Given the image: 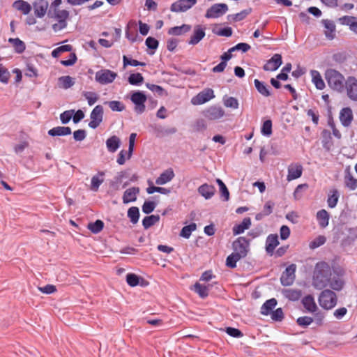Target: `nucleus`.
Listing matches in <instances>:
<instances>
[{
	"instance_id": "nucleus-27",
	"label": "nucleus",
	"mask_w": 357,
	"mask_h": 357,
	"mask_svg": "<svg viewBox=\"0 0 357 357\" xmlns=\"http://www.w3.org/2000/svg\"><path fill=\"white\" fill-rule=\"evenodd\" d=\"M312 81L314 84L316 88L322 90L325 88V83L319 71L316 70H310Z\"/></svg>"
},
{
	"instance_id": "nucleus-47",
	"label": "nucleus",
	"mask_w": 357,
	"mask_h": 357,
	"mask_svg": "<svg viewBox=\"0 0 357 357\" xmlns=\"http://www.w3.org/2000/svg\"><path fill=\"white\" fill-rule=\"evenodd\" d=\"M82 95L87 100L90 106L94 105L99 98L96 93L91 91H84Z\"/></svg>"
},
{
	"instance_id": "nucleus-25",
	"label": "nucleus",
	"mask_w": 357,
	"mask_h": 357,
	"mask_svg": "<svg viewBox=\"0 0 357 357\" xmlns=\"http://www.w3.org/2000/svg\"><path fill=\"white\" fill-rule=\"evenodd\" d=\"M302 303L305 310L309 312L313 313L317 309L314 299L311 295L305 296L302 300Z\"/></svg>"
},
{
	"instance_id": "nucleus-26",
	"label": "nucleus",
	"mask_w": 357,
	"mask_h": 357,
	"mask_svg": "<svg viewBox=\"0 0 357 357\" xmlns=\"http://www.w3.org/2000/svg\"><path fill=\"white\" fill-rule=\"evenodd\" d=\"M174 176V171L172 169H168L162 172L158 178L155 180L157 185H163L170 181Z\"/></svg>"
},
{
	"instance_id": "nucleus-8",
	"label": "nucleus",
	"mask_w": 357,
	"mask_h": 357,
	"mask_svg": "<svg viewBox=\"0 0 357 357\" xmlns=\"http://www.w3.org/2000/svg\"><path fill=\"white\" fill-rule=\"evenodd\" d=\"M228 10L226 3H215L211 6L205 14L206 18H218L222 16Z\"/></svg>"
},
{
	"instance_id": "nucleus-36",
	"label": "nucleus",
	"mask_w": 357,
	"mask_h": 357,
	"mask_svg": "<svg viewBox=\"0 0 357 357\" xmlns=\"http://www.w3.org/2000/svg\"><path fill=\"white\" fill-rule=\"evenodd\" d=\"M191 29V26L188 24H183L179 26L172 27L168 30V34L173 36H180L182 33L188 32Z\"/></svg>"
},
{
	"instance_id": "nucleus-18",
	"label": "nucleus",
	"mask_w": 357,
	"mask_h": 357,
	"mask_svg": "<svg viewBox=\"0 0 357 357\" xmlns=\"http://www.w3.org/2000/svg\"><path fill=\"white\" fill-rule=\"evenodd\" d=\"M278 236L277 234H270L266 238V252L272 256L274 252V250L278 245Z\"/></svg>"
},
{
	"instance_id": "nucleus-62",
	"label": "nucleus",
	"mask_w": 357,
	"mask_h": 357,
	"mask_svg": "<svg viewBox=\"0 0 357 357\" xmlns=\"http://www.w3.org/2000/svg\"><path fill=\"white\" fill-rule=\"evenodd\" d=\"M145 44L149 49L155 50L158 48L159 43L155 38L149 36L146 39Z\"/></svg>"
},
{
	"instance_id": "nucleus-46",
	"label": "nucleus",
	"mask_w": 357,
	"mask_h": 357,
	"mask_svg": "<svg viewBox=\"0 0 357 357\" xmlns=\"http://www.w3.org/2000/svg\"><path fill=\"white\" fill-rule=\"evenodd\" d=\"M326 241V238L323 235H319L310 243L309 247L310 249L314 250L324 245Z\"/></svg>"
},
{
	"instance_id": "nucleus-53",
	"label": "nucleus",
	"mask_w": 357,
	"mask_h": 357,
	"mask_svg": "<svg viewBox=\"0 0 357 357\" xmlns=\"http://www.w3.org/2000/svg\"><path fill=\"white\" fill-rule=\"evenodd\" d=\"M177 129L174 127L167 128H157V137H163L165 135H169L176 133Z\"/></svg>"
},
{
	"instance_id": "nucleus-11",
	"label": "nucleus",
	"mask_w": 357,
	"mask_h": 357,
	"mask_svg": "<svg viewBox=\"0 0 357 357\" xmlns=\"http://www.w3.org/2000/svg\"><path fill=\"white\" fill-rule=\"evenodd\" d=\"M348 97L354 101L357 100V79L354 77H349L345 82Z\"/></svg>"
},
{
	"instance_id": "nucleus-9",
	"label": "nucleus",
	"mask_w": 357,
	"mask_h": 357,
	"mask_svg": "<svg viewBox=\"0 0 357 357\" xmlns=\"http://www.w3.org/2000/svg\"><path fill=\"white\" fill-rule=\"evenodd\" d=\"M249 247V242L245 237H238L233 243V248L235 253L242 257L247 255Z\"/></svg>"
},
{
	"instance_id": "nucleus-4",
	"label": "nucleus",
	"mask_w": 357,
	"mask_h": 357,
	"mask_svg": "<svg viewBox=\"0 0 357 357\" xmlns=\"http://www.w3.org/2000/svg\"><path fill=\"white\" fill-rule=\"evenodd\" d=\"M131 101L135 104V112L137 114H142L145 111L146 95L140 91H135L131 95Z\"/></svg>"
},
{
	"instance_id": "nucleus-31",
	"label": "nucleus",
	"mask_w": 357,
	"mask_h": 357,
	"mask_svg": "<svg viewBox=\"0 0 357 357\" xmlns=\"http://www.w3.org/2000/svg\"><path fill=\"white\" fill-rule=\"evenodd\" d=\"M317 220L321 228H325L329 222V214L324 210H320L317 213Z\"/></svg>"
},
{
	"instance_id": "nucleus-32",
	"label": "nucleus",
	"mask_w": 357,
	"mask_h": 357,
	"mask_svg": "<svg viewBox=\"0 0 357 357\" xmlns=\"http://www.w3.org/2000/svg\"><path fill=\"white\" fill-rule=\"evenodd\" d=\"M255 86L257 91L265 97H268L271 96L270 87L266 85L264 82L259 81L257 79H255L254 81Z\"/></svg>"
},
{
	"instance_id": "nucleus-10",
	"label": "nucleus",
	"mask_w": 357,
	"mask_h": 357,
	"mask_svg": "<svg viewBox=\"0 0 357 357\" xmlns=\"http://www.w3.org/2000/svg\"><path fill=\"white\" fill-rule=\"evenodd\" d=\"M197 3V0H178L174 2L170 10L174 13L185 12Z\"/></svg>"
},
{
	"instance_id": "nucleus-44",
	"label": "nucleus",
	"mask_w": 357,
	"mask_h": 357,
	"mask_svg": "<svg viewBox=\"0 0 357 357\" xmlns=\"http://www.w3.org/2000/svg\"><path fill=\"white\" fill-rule=\"evenodd\" d=\"M104 223L100 220H97L94 222H91L88 225V229L93 234H98L103 229Z\"/></svg>"
},
{
	"instance_id": "nucleus-59",
	"label": "nucleus",
	"mask_w": 357,
	"mask_h": 357,
	"mask_svg": "<svg viewBox=\"0 0 357 357\" xmlns=\"http://www.w3.org/2000/svg\"><path fill=\"white\" fill-rule=\"evenodd\" d=\"M126 282L130 287H135L139 284V278L133 273H128L126 275Z\"/></svg>"
},
{
	"instance_id": "nucleus-58",
	"label": "nucleus",
	"mask_w": 357,
	"mask_h": 357,
	"mask_svg": "<svg viewBox=\"0 0 357 357\" xmlns=\"http://www.w3.org/2000/svg\"><path fill=\"white\" fill-rule=\"evenodd\" d=\"M251 8L243 10L241 12L232 15V19L236 22L241 21L244 20L251 13Z\"/></svg>"
},
{
	"instance_id": "nucleus-42",
	"label": "nucleus",
	"mask_w": 357,
	"mask_h": 357,
	"mask_svg": "<svg viewBox=\"0 0 357 357\" xmlns=\"http://www.w3.org/2000/svg\"><path fill=\"white\" fill-rule=\"evenodd\" d=\"M241 258H243V257H241L240 255H237L236 253L233 252L232 254H231L230 255H229L227 257V259H226L227 266H228L231 268H235L236 266V262L238 261H239Z\"/></svg>"
},
{
	"instance_id": "nucleus-28",
	"label": "nucleus",
	"mask_w": 357,
	"mask_h": 357,
	"mask_svg": "<svg viewBox=\"0 0 357 357\" xmlns=\"http://www.w3.org/2000/svg\"><path fill=\"white\" fill-rule=\"evenodd\" d=\"M283 296L290 301H298L302 296V291L299 289H286L282 290Z\"/></svg>"
},
{
	"instance_id": "nucleus-20",
	"label": "nucleus",
	"mask_w": 357,
	"mask_h": 357,
	"mask_svg": "<svg viewBox=\"0 0 357 357\" xmlns=\"http://www.w3.org/2000/svg\"><path fill=\"white\" fill-rule=\"evenodd\" d=\"M321 22L326 29L324 32L326 37L329 40H333L335 36V24L334 22L330 20H322Z\"/></svg>"
},
{
	"instance_id": "nucleus-54",
	"label": "nucleus",
	"mask_w": 357,
	"mask_h": 357,
	"mask_svg": "<svg viewBox=\"0 0 357 357\" xmlns=\"http://www.w3.org/2000/svg\"><path fill=\"white\" fill-rule=\"evenodd\" d=\"M224 105L225 107L232 109H237L239 105L238 100L234 97L224 98Z\"/></svg>"
},
{
	"instance_id": "nucleus-57",
	"label": "nucleus",
	"mask_w": 357,
	"mask_h": 357,
	"mask_svg": "<svg viewBox=\"0 0 357 357\" xmlns=\"http://www.w3.org/2000/svg\"><path fill=\"white\" fill-rule=\"evenodd\" d=\"M73 114H74V110H73V109L67 110V111H65L63 113H61L60 114V119H61V123L63 124L68 123L70 121Z\"/></svg>"
},
{
	"instance_id": "nucleus-30",
	"label": "nucleus",
	"mask_w": 357,
	"mask_h": 357,
	"mask_svg": "<svg viewBox=\"0 0 357 357\" xmlns=\"http://www.w3.org/2000/svg\"><path fill=\"white\" fill-rule=\"evenodd\" d=\"M121 144V140L120 139L116 136H112L111 137L108 138L106 141V146L109 152L114 153L115 152Z\"/></svg>"
},
{
	"instance_id": "nucleus-39",
	"label": "nucleus",
	"mask_w": 357,
	"mask_h": 357,
	"mask_svg": "<svg viewBox=\"0 0 357 357\" xmlns=\"http://www.w3.org/2000/svg\"><path fill=\"white\" fill-rule=\"evenodd\" d=\"M216 182L219 186V192L220 197L225 200L228 201L229 199V192L225 183L220 178L216 179Z\"/></svg>"
},
{
	"instance_id": "nucleus-6",
	"label": "nucleus",
	"mask_w": 357,
	"mask_h": 357,
	"mask_svg": "<svg viewBox=\"0 0 357 357\" xmlns=\"http://www.w3.org/2000/svg\"><path fill=\"white\" fill-rule=\"evenodd\" d=\"M104 110L102 105H96L90 114L91 121L89 123V126L93 129L98 128L103 119Z\"/></svg>"
},
{
	"instance_id": "nucleus-35",
	"label": "nucleus",
	"mask_w": 357,
	"mask_h": 357,
	"mask_svg": "<svg viewBox=\"0 0 357 357\" xmlns=\"http://www.w3.org/2000/svg\"><path fill=\"white\" fill-rule=\"evenodd\" d=\"M75 84L73 79L69 76H61L58 79V86L59 88L68 89L73 86Z\"/></svg>"
},
{
	"instance_id": "nucleus-21",
	"label": "nucleus",
	"mask_w": 357,
	"mask_h": 357,
	"mask_svg": "<svg viewBox=\"0 0 357 357\" xmlns=\"http://www.w3.org/2000/svg\"><path fill=\"white\" fill-rule=\"evenodd\" d=\"M34 13L38 17H43L47 11L48 1H35L33 3Z\"/></svg>"
},
{
	"instance_id": "nucleus-51",
	"label": "nucleus",
	"mask_w": 357,
	"mask_h": 357,
	"mask_svg": "<svg viewBox=\"0 0 357 357\" xmlns=\"http://www.w3.org/2000/svg\"><path fill=\"white\" fill-rule=\"evenodd\" d=\"M105 104H107L112 111L121 112L125 109L124 105L117 100L105 102Z\"/></svg>"
},
{
	"instance_id": "nucleus-2",
	"label": "nucleus",
	"mask_w": 357,
	"mask_h": 357,
	"mask_svg": "<svg viewBox=\"0 0 357 357\" xmlns=\"http://www.w3.org/2000/svg\"><path fill=\"white\" fill-rule=\"evenodd\" d=\"M325 78L331 89L337 92H342L344 88V77L337 70L329 68L325 72Z\"/></svg>"
},
{
	"instance_id": "nucleus-13",
	"label": "nucleus",
	"mask_w": 357,
	"mask_h": 357,
	"mask_svg": "<svg viewBox=\"0 0 357 357\" xmlns=\"http://www.w3.org/2000/svg\"><path fill=\"white\" fill-rule=\"evenodd\" d=\"M50 18H55L59 22L63 24V26H67V20L69 17V12L66 10L50 9L47 12Z\"/></svg>"
},
{
	"instance_id": "nucleus-16",
	"label": "nucleus",
	"mask_w": 357,
	"mask_h": 357,
	"mask_svg": "<svg viewBox=\"0 0 357 357\" xmlns=\"http://www.w3.org/2000/svg\"><path fill=\"white\" fill-rule=\"evenodd\" d=\"M353 112L350 107H344L340 112V121L343 126L349 127L353 121Z\"/></svg>"
},
{
	"instance_id": "nucleus-49",
	"label": "nucleus",
	"mask_w": 357,
	"mask_h": 357,
	"mask_svg": "<svg viewBox=\"0 0 357 357\" xmlns=\"http://www.w3.org/2000/svg\"><path fill=\"white\" fill-rule=\"evenodd\" d=\"M195 291L201 298H206L208 295V289L206 286H204L199 283H196L194 286Z\"/></svg>"
},
{
	"instance_id": "nucleus-50",
	"label": "nucleus",
	"mask_w": 357,
	"mask_h": 357,
	"mask_svg": "<svg viewBox=\"0 0 357 357\" xmlns=\"http://www.w3.org/2000/svg\"><path fill=\"white\" fill-rule=\"evenodd\" d=\"M10 75L8 69L3 66V64H0V82L3 84H8Z\"/></svg>"
},
{
	"instance_id": "nucleus-56",
	"label": "nucleus",
	"mask_w": 357,
	"mask_h": 357,
	"mask_svg": "<svg viewBox=\"0 0 357 357\" xmlns=\"http://www.w3.org/2000/svg\"><path fill=\"white\" fill-rule=\"evenodd\" d=\"M123 66H126L128 65L132 66H146V63L144 62L138 61L135 59H128L126 56H123Z\"/></svg>"
},
{
	"instance_id": "nucleus-14",
	"label": "nucleus",
	"mask_w": 357,
	"mask_h": 357,
	"mask_svg": "<svg viewBox=\"0 0 357 357\" xmlns=\"http://www.w3.org/2000/svg\"><path fill=\"white\" fill-rule=\"evenodd\" d=\"M203 114L209 120H218L225 115V111L221 107L213 105L204 110Z\"/></svg>"
},
{
	"instance_id": "nucleus-7",
	"label": "nucleus",
	"mask_w": 357,
	"mask_h": 357,
	"mask_svg": "<svg viewBox=\"0 0 357 357\" xmlns=\"http://www.w3.org/2000/svg\"><path fill=\"white\" fill-rule=\"evenodd\" d=\"M214 97L215 95L213 90L210 88H207L194 96L191 100V102L194 105H199L209 101Z\"/></svg>"
},
{
	"instance_id": "nucleus-17",
	"label": "nucleus",
	"mask_w": 357,
	"mask_h": 357,
	"mask_svg": "<svg viewBox=\"0 0 357 357\" xmlns=\"http://www.w3.org/2000/svg\"><path fill=\"white\" fill-rule=\"evenodd\" d=\"M205 35L204 28L201 25H197L194 28L193 34L188 41V43L192 45H197L204 38Z\"/></svg>"
},
{
	"instance_id": "nucleus-64",
	"label": "nucleus",
	"mask_w": 357,
	"mask_h": 357,
	"mask_svg": "<svg viewBox=\"0 0 357 357\" xmlns=\"http://www.w3.org/2000/svg\"><path fill=\"white\" fill-rule=\"evenodd\" d=\"M86 130L83 129H79L73 132V138L75 141L81 142L86 138Z\"/></svg>"
},
{
	"instance_id": "nucleus-22",
	"label": "nucleus",
	"mask_w": 357,
	"mask_h": 357,
	"mask_svg": "<svg viewBox=\"0 0 357 357\" xmlns=\"http://www.w3.org/2000/svg\"><path fill=\"white\" fill-rule=\"evenodd\" d=\"M198 192L206 199H209L214 195L215 188L212 185L204 183L198 188Z\"/></svg>"
},
{
	"instance_id": "nucleus-12",
	"label": "nucleus",
	"mask_w": 357,
	"mask_h": 357,
	"mask_svg": "<svg viewBox=\"0 0 357 357\" xmlns=\"http://www.w3.org/2000/svg\"><path fill=\"white\" fill-rule=\"evenodd\" d=\"M296 268V266L295 264H291L286 268L280 278V281L282 285L289 286L293 283L295 278Z\"/></svg>"
},
{
	"instance_id": "nucleus-15",
	"label": "nucleus",
	"mask_w": 357,
	"mask_h": 357,
	"mask_svg": "<svg viewBox=\"0 0 357 357\" xmlns=\"http://www.w3.org/2000/svg\"><path fill=\"white\" fill-rule=\"evenodd\" d=\"M282 63V56L275 54L263 66L265 71L276 70Z\"/></svg>"
},
{
	"instance_id": "nucleus-37",
	"label": "nucleus",
	"mask_w": 357,
	"mask_h": 357,
	"mask_svg": "<svg viewBox=\"0 0 357 357\" xmlns=\"http://www.w3.org/2000/svg\"><path fill=\"white\" fill-rule=\"evenodd\" d=\"M276 305L277 301L275 298H271L266 301L261 306V314L264 315L269 314L273 311V309L275 307Z\"/></svg>"
},
{
	"instance_id": "nucleus-38",
	"label": "nucleus",
	"mask_w": 357,
	"mask_h": 357,
	"mask_svg": "<svg viewBox=\"0 0 357 357\" xmlns=\"http://www.w3.org/2000/svg\"><path fill=\"white\" fill-rule=\"evenodd\" d=\"M160 220V216L158 215H151L145 217L142 220V225L144 229H149L151 226L156 224Z\"/></svg>"
},
{
	"instance_id": "nucleus-3",
	"label": "nucleus",
	"mask_w": 357,
	"mask_h": 357,
	"mask_svg": "<svg viewBox=\"0 0 357 357\" xmlns=\"http://www.w3.org/2000/svg\"><path fill=\"white\" fill-rule=\"evenodd\" d=\"M319 303L324 309L331 310L337 304V296L331 290H324L319 297Z\"/></svg>"
},
{
	"instance_id": "nucleus-40",
	"label": "nucleus",
	"mask_w": 357,
	"mask_h": 357,
	"mask_svg": "<svg viewBox=\"0 0 357 357\" xmlns=\"http://www.w3.org/2000/svg\"><path fill=\"white\" fill-rule=\"evenodd\" d=\"M139 192L138 188H131L126 190L123 197V201H136V195Z\"/></svg>"
},
{
	"instance_id": "nucleus-33",
	"label": "nucleus",
	"mask_w": 357,
	"mask_h": 357,
	"mask_svg": "<svg viewBox=\"0 0 357 357\" xmlns=\"http://www.w3.org/2000/svg\"><path fill=\"white\" fill-rule=\"evenodd\" d=\"M104 175H105V173L103 172H99L98 174L94 175L91 178V189L93 191H97L98 190L100 185L103 183Z\"/></svg>"
},
{
	"instance_id": "nucleus-23",
	"label": "nucleus",
	"mask_w": 357,
	"mask_h": 357,
	"mask_svg": "<svg viewBox=\"0 0 357 357\" xmlns=\"http://www.w3.org/2000/svg\"><path fill=\"white\" fill-rule=\"evenodd\" d=\"M72 132L70 127L57 126L48 130V135L52 137L66 136Z\"/></svg>"
},
{
	"instance_id": "nucleus-61",
	"label": "nucleus",
	"mask_w": 357,
	"mask_h": 357,
	"mask_svg": "<svg viewBox=\"0 0 357 357\" xmlns=\"http://www.w3.org/2000/svg\"><path fill=\"white\" fill-rule=\"evenodd\" d=\"M146 190L149 194H152V193H154L156 192L162 193V194H167L170 192V190H169V189L162 188V187H155L153 185L149 186V188H147Z\"/></svg>"
},
{
	"instance_id": "nucleus-43",
	"label": "nucleus",
	"mask_w": 357,
	"mask_h": 357,
	"mask_svg": "<svg viewBox=\"0 0 357 357\" xmlns=\"http://www.w3.org/2000/svg\"><path fill=\"white\" fill-rule=\"evenodd\" d=\"M14 46L16 52L22 53L26 48L25 44L19 38H10L8 40Z\"/></svg>"
},
{
	"instance_id": "nucleus-52",
	"label": "nucleus",
	"mask_w": 357,
	"mask_h": 357,
	"mask_svg": "<svg viewBox=\"0 0 357 357\" xmlns=\"http://www.w3.org/2000/svg\"><path fill=\"white\" fill-rule=\"evenodd\" d=\"M128 216L130 218V221L135 224L137 222L139 217V209L137 207H131L128 211Z\"/></svg>"
},
{
	"instance_id": "nucleus-29",
	"label": "nucleus",
	"mask_w": 357,
	"mask_h": 357,
	"mask_svg": "<svg viewBox=\"0 0 357 357\" xmlns=\"http://www.w3.org/2000/svg\"><path fill=\"white\" fill-rule=\"evenodd\" d=\"M344 182L345 186L351 190H354L357 188V179L352 176L349 169L345 170Z\"/></svg>"
},
{
	"instance_id": "nucleus-24",
	"label": "nucleus",
	"mask_w": 357,
	"mask_h": 357,
	"mask_svg": "<svg viewBox=\"0 0 357 357\" xmlns=\"http://www.w3.org/2000/svg\"><path fill=\"white\" fill-rule=\"evenodd\" d=\"M251 225V220L250 218H245L243 221L238 224L235 225L233 227V234L234 235H238L244 232L245 229H249Z\"/></svg>"
},
{
	"instance_id": "nucleus-5",
	"label": "nucleus",
	"mask_w": 357,
	"mask_h": 357,
	"mask_svg": "<svg viewBox=\"0 0 357 357\" xmlns=\"http://www.w3.org/2000/svg\"><path fill=\"white\" fill-rule=\"evenodd\" d=\"M117 77V74L108 69H102L96 73V81L101 84L112 83Z\"/></svg>"
},
{
	"instance_id": "nucleus-45",
	"label": "nucleus",
	"mask_w": 357,
	"mask_h": 357,
	"mask_svg": "<svg viewBox=\"0 0 357 357\" xmlns=\"http://www.w3.org/2000/svg\"><path fill=\"white\" fill-rule=\"evenodd\" d=\"M197 228V225L195 223H191L189 225L185 226L182 228L180 236L184 237L185 238H188L192 232L195 231Z\"/></svg>"
},
{
	"instance_id": "nucleus-63",
	"label": "nucleus",
	"mask_w": 357,
	"mask_h": 357,
	"mask_svg": "<svg viewBox=\"0 0 357 357\" xmlns=\"http://www.w3.org/2000/svg\"><path fill=\"white\" fill-rule=\"evenodd\" d=\"M225 331L229 335L234 337H241L243 335L240 330L232 327L226 328Z\"/></svg>"
},
{
	"instance_id": "nucleus-34",
	"label": "nucleus",
	"mask_w": 357,
	"mask_h": 357,
	"mask_svg": "<svg viewBox=\"0 0 357 357\" xmlns=\"http://www.w3.org/2000/svg\"><path fill=\"white\" fill-rule=\"evenodd\" d=\"M13 6L15 9L22 11L24 15L29 14L31 10V5L23 0L15 1Z\"/></svg>"
},
{
	"instance_id": "nucleus-48",
	"label": "nucleus",
	"mask_w": 357,
	"mask_h": 357,
	"mask_svg": "<svg viewBox=\"0 0 357 357\" xmlns=\"http://www.w3.org/2000/svg\"><path fill=\"white\" fill-rule=\"evenodd\" d=\"M328 285L335 291H340L344 286V282L340 278H333L332 280L330 279Z\"/></svg>"
},
{
	"instance_id": "nucleus-60",
	"label": "nucleus",
	"mask_w": 357,
	"mask_h": 357,
	"mask_svg": "<svg viewBox=\"0 0 357 357\" xmlns=\"http://www.w3.org/2000/svg\"><path fill=\"white\" fill-rule=\"evenodd\" d=\"M312 321L313 319L307 316L298 317L296 320L297 324L303 327L309 326L312 323Z\"/></svg>"
},
{
	"instance_id": "nucleus-1",
	"label": "nucleus",
	"mask_w": 357,
	"mask_h": 357,
	"mask_svg": "<svg viewBox=\"0 0 357 357\" xmlns=\"http://www.w3.org/2000/svg\"><path fill=\"white\" fill-rule=\"evenodd\" d=\"M330 265L325 261L316 264L313 273L312 284L318 289H322L328 285L331 277Z\"/></svg>"
},
{
	"instance_id": "nucleus-41",
	"label": "nucleus",
	"mask_w": 357,
	"mask_h": 357,
	"mask_svg": "<svg viewBox=\"0 0 357 357\" xmlns=\"http://www.w3.org/2000/svg\"><path fill=\"white\" fill-rule=\"evenodd\" d=\"M128 82L131 85L139 86L144 82V77L141 73H132L128 77Z\"/></svg>"
},
{
	"instance_id": "nucleus-19",
	"label": "nucleus",
	"mask_w": 357,
	"mask_h": 357,
	"mask_svg": "<svg viewBox=\"0 0 357 357\" xmlns=\"http://www.w3.org/2000/svg\"><path fill=\"white\" fill-rule=\"evenodd\" d=\"M303 167L299 164H291L288 167L287 180L291 181L301 176Z\"/></svg>"
},
{
	"instance_id": "nucleus-55",
	"label": "nucleus",
	"mask_w": 357,
	"mask_h": 357,
	"mask_svg": "<svg viewBox=\"0 0 357 357\" xmlns=\"http://www.w3.org/2000/svg\"><path fill=\"white\" fill-rule=\"evenodd\" d=\"M261 131L264 135L270 136L272 134V121L271 120L265 121Z\"/></svg>"
}]
</instances>
